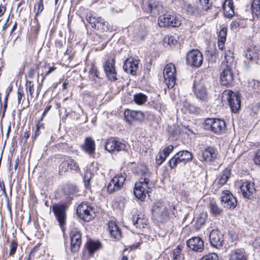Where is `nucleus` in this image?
<instances>
[{
	"instance_id": "nucleus-1",
	"label": "nucleus",
	"mask_w": 260,
	"mask_h": 260,
	"mask_svg": "<svg viewBox=\"0 0 260 260\" xmlns=\"http://www.w3.org/2000/svg\"><path fill=\"white\" fill-rule=\"evenodd\" d=\"M224 56L223 64L225 67L220 74V82L223 86L231 87L234 84V72L236 69L237 62L234 56V52L231 50H225Z\"/></svg>"
},
{
	"instance_id": "nucleus-2",
	"label": "nucleus",
	"mask_w": 260,
	"mask_h": 260,
	"mask_svg": "<svg viewBox=\"0 0 260 260\" xmlns=\"http://www.w3.org/2000/svg\"><path fill=\"white\" fill-rule=\"evenodd\" d=\"M67 195V202L62 204H54L52 208L56 219L59 223L60 226L62 228L66 223V211L68 209L71 201L73 199L74 194L78 192L76 187L70 185L65 190Z\"/></svg>"
},
{
	"instance_id": "nucleus-3",
	"label": "nucleus",
	"mask_w": 260,
	"mask_h": 260,
	"mask_svg": "<svg viewBox=\"0 0 260 260\" xmlns=\"http://www.w3.org/2000/svg\"><path fill=\"white\" fill-rule=\"evenodd\" d=\"M152 187V183L149 178H141L135 183L134 189V194L137 198L141 201H144L146 195H149V193L151 191Z\"/></svg>"
},
{
	"instance_id": "nucleus-4",
	"label": "nucleus",
	"mask_w": 260,
	"mask_h": 260,
	"mask_svg": "<svg viewBox=\"0 0 260 260\" xmlns=\"http://www.w3.org/2000/svg\"><path fill=\"white\" fill-rule=\"evenodd\" d=\"M204 128L217 135H221L225 130L226 126L224 120L218 118H207L204 121Z\"/></svg>"
},
{
	"instance_id": "nucleus-5",
	"label": "nucleus",
	"mask_w": 260,
	"mask_h": 260,
	"mask_svg": "<svg viewBox=\"0 0 260 260\" xmlns=\"http://www.w3.org/2000/svg\"><path fill=\"white\" fill-rule=\"evenodd\" d=\"M152 211V218L155 222H164L168 218V212L166 206L161 202L154 204Z\"/></svg>"
},
{
	"instance_id": "nucleus-6",
	"label": "nucleus",
	"mask_w": 260,
	"mask_h": 260,
	"mask_svg": "<svg viewBox=\"0 0 260 260\" xmlns=\"http://www.w3.org/2000/svg\"><path fill=\"white\" fill-rule=\"evenodd\" d=\"M192 154L187 150H182L176 153L169 162L171 169L175 168L178 165H183L191 161L192 159Z\"/></svg>"
},
{
	"instance_id": "nucleus-7",
	"label": "nucleus",
	"mask_w": 260,
	"mask_h": 260,
	"mask_svg": "<svg viewBox=\"0 0 260 260\" xmlns=\"http://www.w3.org/2000/svg\"><path fill=\"white\" fill-rule=\"evenodd\" d=\"M76 212L78 216L86 222L90 221L95 216L93 208L87 202H82L79 204Z\"/></svg>"
},
{
	"instance_id": "nucleus-8",
	"label": "nucleus",
	"mask_w": 260,
	"mask_h": 260,
	"mask_svg": "<svg viewBox=\"0 0 260 260\" xmlns=\"http://www.w3.org/2000/svg\"><path fill=\"white\" fill-rule=\"evenodd\" d=\"M223 97L228 101L229 105L233 113H237L241 107V97L239 93L230 90H225L223 93Z\"/></svg>"
},
{
	"instance_id": "nucleus-9",
	"label": "nucleus",
	"mask_w": 260,
	"mask_h": 260,
	"mask_svg": "<svg viewBox=\"0 0 260 260\" xmlns=\"http://www.w3.org/2000/svg\"><path fill=\"white\" fill-rule=\"evenodd\" d=\"M163 74L168 87L173 88L176 84V70L175 65L172 63L167 64L164 68Z\"/></svg>"
},
{
	"instance_id": "nucleus-10",
	"label": "nucleus",
	"mask_w": 260,
	"mask_h": 260,
	"mask_svg": "<svg viewBox=\"0 0 260 260\" xmlns=\"http://www.w3.org/2000/svg\"><path fill=\"white\" fill-rule=\"evenodd\" d=\"M126 178L125 173H120L115 175L109 183L107 190L109 193H113L121 189Z\"/></svg>"
},
{
	"instance_id": "nucleus-11",
	"label": "nucleus",
	"mask_w": 260,
	"mask_h": 260,
	"mask_svg": "<svg viewBox=\"0 0 260 260\" xmlns=\"http://www.w3.org/2000/svg\"><path fill=\"white\" fill-rule=\"evenodd\" d=\"M105 147L106 150L115 153L124 150L126 145L122 141L114 138H111L106 141Z\"/></svg>"
},
{
	"instance_id": "nucleus-12",
	"label": "nucleus",
	"mask_w": 260,
	"mask_h": 260,
	"mask_svg": "<svg viewBox=\"0 0 260 260\" xmlns=\"http://www.w3.org/2000/svg\"><path fill=\"white\" fill-rule=\"evenodd\" d=\"M186 63L188 65L196 68L200 67L203 63L202 54L197 49L188 52L186 54Z\"/></svg>"
},
{
	"instance_id": "nucleus-13",
	"label": "nucleus",
	"mask_w": 260,
	"mask_h": 260,
	"mask_svg": "<svg viewBox=\"0 0 260 260\" xmlns=\"http://www.w3.org/2000/svg\"><path fill=\"white\" fill-rule=\"evenodd\" d=\"M192 88L194 94L198 100L204 102H208L210 96L207 88L201 82H194Z\"/></svg>"
},
{
	"instance_id": "nucleus-14",
	"label": "nucleus",
	"mask_w": 260,
	"mask_h": 260,
	"mask_svg": "<svg viewBox=\"0 0 260 260\" xmlns=\"http://www.w3.org/2000/svg\"><path fill=\"white\" fill-rule=\"evenodd\" d=\"M158 24L161 27H178L181 25V22L176 17L167 14L159 17Z\"/></svg>"
},
{
	"instance_id": "nucleus-15",
	"label": "nucleus",
	"mask_w": 260,
	"mask_h": 260,
	"mask_svg": "<svg viewBox=\"0 0 260 260\" xmlns=\"http://www.w3.org/2000/svg\"><path fill=\"white\" fill-rule=\"evenodd\" d=\"M87 20L92 28L99 30L100 32L107 31L109 29L108 22L101 17L91 16L87 18Z\"/></svg>"
},
{
	"instance_id": "nucleus-16",
	"label": "nucleus",
	"mask_w": 260,
	"mask_h": 260,
	"mask_svg": "<svg viewBox=\"0 0 260 260\" xmlns=\"http://www.w3.org/2000/svg\"><path fill=\"white\" fill-rule=\"evenodd\" d=\"M115 64V58H113L111 60H107L103 65L106 76L108 80L111 81H116L118 79Z\"/></svg>"
},
{
	"instance_id": "nucleus-17",
	"label": "nucleus",
	"mask_w": 260,
	"mask_h": 260,
	"mask_svg": "<svg viewBox=\"0 0 260 260\" xmlns=\"http://www.w3.org/2000/svg\"><path fill=\"white\" fill-rule=\"evenodd\" d=\"M71 250L73 253L77 252L80 247L82 239L81 234L76 229H72L70 233Z\"/></svg>"
},
{
	"instance_id": "nucleus-18",
	"label": "nucleus",
	"mask_w": 260,
	"mask_h": 260,
	"mask_svg": "<svg viewBox=\"0 0 260 260\" xmlns=\"http://www.w3.org/2000/svg\"><path fill=\"white\" fill-rule=\"evenodd\" d=\"M187 247L196 252H201L204 249V242L200 237H193L188 239L186 242Z\"/></svg>"
},
{
	"instance_id": "nucleus-19",
	"label": "nucleus",
	"mask_w": 260,
	"mask_h": 260,
	"mask_svg": "<svg viewBox=\"0 0 260 260\" xmlns=\"http://www.w3.org/2000/svg\"><path fill=\"white\" fill-rule=\"evenodd\" d=\"M221 202L224 207L228 209H234L237 205V200L229 190H224L221 195Z\"/></svg>"
},
{
	"instance_id": "nucleus-20",
	"label": "nucleus",
	"mask_w": 260,
	"mask_h": 260,
	"mask_svg": "<svg viewBox=\"0 0 260 260\" xmlns=\"http://www.w3.org/2000/svg\"><path fill=\"white\" fill-rule=\"evenodd\" d=\"M209 239L212 247L220 249L224 245L223 235L217 230H213L210 233Z\"/></svg>"
},
{
	"instance_id": "nucleus-21",
	"label": "nucleus",
	"mask_w": 260,
	"mask_h": 260,
	"mask_svg": "<svg viewBox=\"0 0 260 260\" xmlns=\"http://www.w3.org/2000/svg\"><path fill=\"white\" fill-rule=\"evenodd\" d=\"M259 55V51L256 46L248 49L245 54L246 59L244 60L246 68L249 67L250 62L253 61L257 63Z\"/></svg>"
},
{
	"instance_id": "nucleus-22",
	"label": "nucleus",
	"mask_w": 260,
	"mask_h": 260,
	"mask_svg": "<svg viewBox=\"0 0 260 260\" xmlns=\"http://www.w3.org/2000/svg\"><path fill=\"white\" fill-rule=\"evenodd\" d=\"M217 151L213 147L209 146L202 152L200 160L207 163H211L215 161L217 155Z\"/></svg>"
},
{
	"instance_id": "nucleus-23",
	"label": "nucleus",
	"mask_w": 260,
	"mask_h": 260,
	"mask_svg": "<svg viewBox=\"0 0 260 260\" xmlns=\"http://www.w3.org/2000/svg\"><path fill=\"white\" fill-rule=\"evenodd\" d=\"M139 60L136 59L133 57L127 58L124 61L123 68L124 71L127 73H129L132 75H136Z\"/></svg>"
},
{
	"instance_id": "nucleus-24",
	"label": "nucleus",
	"mask_w": 260,
	"mask_h": 260,
	"mask_svg": "<svg viewBox=\"0 0 260 260\" xmlns=\"http://www.w3.org/2000/svg\"><path fill=\"white\" fill-rule=\"evenodd\" d=\"M253 183L246 181L242 183L240 186L241 192L244 198L250 199L253 193L255 191Z\"/></svg>"
},
{
	"instance_id": "nucleus-25",
	"label": "nucleus",
	"mask_w": 260,
	"mask_h": 260,
	"mask_svg": "<svg viewBox=\"0 0 260 260\" xmlns=\"http://www.w3.org/2000/svg\"><path fill=\"white\" fill-rule=\"evenodd\" d=\"M108 230L111 237L115 240H118L121 238V232L116 222L113 221L109 222Z\"/></svg>"
},
{
	"instance_id": "nucleus-26",
	"label": "nucleus",
	"mask_w": 260,
	"mask_h": 260,
	"mask_svg": "<svg viewBox=\"0 0 260 260\" xmlns=\"http://www.w3.org/2000/svg\"><path fill=\"white\" fill-rule=\"evenodd\" d=\"M82 149L89 155L95 153V144L94 140L91 137H86L84 143L82 146Z\"/></svg>"
},
{
	"instance_id": "nucleus-27",
	"label": "nucleus",
	"mask_w": 260,
	"mask_h": 260,
	"mask_svg": "<svg viewBox=\"0 0 260 260\" xmlns=\"http://www.w3.org/2000/svg\"><path fill=\"white\" fill-rule=\"evenodd\" d=\"M124 116L129 117L132 119L139 121H142L145 117L143 112L140 111H135L130 109H126L124 111Z\"/></svg>"
},
{
	"instance_id": "nucleus-28",
	"label": "nucleus",
	"mask_w": 260,
	"mask_h": 260,
	"mask_svg": "<svg viewBox=\"0 0 260 260\" xmlns=\"http://www.w3.org/2000/svg\"><path fill=\"white\" fill-rule=\"evenodd\" d=\"M230 260H248L244 249H236L231 251L229 255Z\"/></svg>"
},
{
	"instance_id": "nucleus-29",
	"label": "nucleus",
	"mask_w": 260,
	"mask_h": 260,
	"mask_svg": "<svg viewBox=\"0 0 260 260\" xmlns=\"http://www.w3.org/2000/svg\"><path fill=\"white\" fill-rule=\"evenodd\" d=\"M185 9L188 14L193 16L203 15V9L202 4L198 5H187Z\"/></svg>"
},
{
	"instance_id": "nucleus-30",
	"label": "nucleus",
	"mask_w": 260,
	"mask_h": 260,
	"mask_svg": "<svg viewBox=\"0 0 260 260\" xmlns=\"http://www.w3.org/2000/svg\"><path fill=\"white\" fill-rule=\"evenodd\" d=\"M92 41L94 42V44H98L99 43H102L100 46H98L95 48V50L97 51H101L103 50L106 46L108 41H107L105 39V37L104 36H101L98 34H95L93 36Z\"/></svg>"
},
{
	"instance_id": "nucleus-31",
	"label": "nucleus",
	"mask_w": 260,
	"mask_h": 260,
	"mask_svg": "<svg viewBox=\"0 0 260 260\" xmlns=\"http://www.w3.org/2000/svg\"><path fill=\"white\" fill-rule=\"evenodd\" d=\"M86 245L90 255H92L95 251L100 249L102 247V244L99 241L92 240L88 241L87 242Z\"/></svg>"
},
{
	"instance_id": "nucleus-32",
	"label": "nucleus",
	"mask_w": 260,
	"mask_h": 260,
	"mask_svg": "<svg viewBox=\"0 0 260 260\" xmlns=\"http://www.w3.org/2000/svg\"><path fill=\"white\" fill-rule=\"evenodd\" d=\"M133 223L136 228L142 229L147 225V219L140 217L139 215H134L133 216Z\"/></svg>"
},
{
	"instance_id": "nucleus-33",
	"label": "nucleus",
	"mask_w": 260,
	"mask_h": 260,
	"mask_svg": "<svg viewBox=\"0 0 260 260\" xmlns=\"http://www.w3.org/2000/svg\"><path fill=\"white\" fill-rule=\"evenodd\" d=\"M251 12L257 17H260V0H253L251 5Z\"/></svg>"
},
{
	"instance_id": "nucleus-34",
	"label": "nucleus",
	"mask_w": 260,
	"mask_h": 260,
	"mask_svg": "<svg viewBox=\"0 0 260 260\" xmlns=\"http://www.w3.org/2000/svg\"><path fill=\"white\" fill-rule=\"evenodd\" d=\"M183 246L179 245L173 251V257L174 260H183L184 255L182 253Z\"/></svg>"
},
{
	"instance_id": "nucleus-35",
	"label": "nucleus",
	"mask_w": 260,
	"mask_h": 260,
	"mask_svg": "<svg viewBox=\"0 0 260 260\" xmlns=\"http://www.w3.org/2000/svg\"><path fill=\"white\" fill-rule=\"evenodd\" d=\"M210 211L214 216L220 215L222 212V209L219 207L217 204L214 202H211L209 204Z\"/></svg>"
},
{
	"instance_id": "nucleus-36",
	"label": "nucleus",
	"mask_w": 260,
	"mask_h": 260,
	"mask_svg": "<svg viewBox=\"0 0 260 260\" xmlns=\"http://www.w3.org/2000/svg\"><path fill=\"white\" fill-rule=\"evenodd\" d=\"M134 100L138 105H142L147 100V96L142 93H139L134 95Z\"/></svg>"
},
{
	"instance_id": "nucleus-37",
	"label": "nucleus",
	"mask_w": 260,
	"mask_h": 260,
	"mask_svg": "<svg viewBox=\"0 0 260 260\" xmlns=\"http://www.w3.org/2000/svg\"><path fill=\"white\" fill-rule=\"evenodd\" d=\"M231 172L229 170H224L223 171L221 177L219 178L218 183L220 184L221 185L225 184L226 182L228 181Z\"/></svg>"
},
{
	"instance_id": "nucleus-38",
	"label": "nucleus",
	"mask_w": 260,
	"mask_h": 260,
	"mask_svg": "<svg viewBox=\"0 0 260 260\" xmlns=\"http://www.w3.org/2000/svg\"><path fill=\"white\" fill-rule=\"evenodd\" d=\"M69 157L67 158L61 162L59 167V172L60 174H62V173H65L69 170Z\"/></svg>"
},
{
	"instance_id": "nucleus-39",
	"label": "nucleus",
	"mask_w": 260,
	"mask_h": 260,
	"mask_svg": "<svg viewBox=\"0 0 260 260\" xmlns=\"http://www.w3.org/2000/svg\"><path fill=\"white\" fill-rule=\"evenodd\" d=\"M35 9L37 10L36 16H38L44 10L43 0H39L35 5Z\"/></svg>"
},
{
	"instance_id": "nucleus-40",
	"label": "nucleus",
	"mask_w": 260,
	"mask_h": 260,
	"mask_svg": "<svg viewBox=\"0 0 260 260\" xmlns=\"http://www.w3.org/2000/svg\"><path fill=\"white\" fill-rule=\"evenodd\" d=\"M226 28L225 27L222 28L218 33V41L222 42H225L226 41Z\"/></svg>"
},
{
	"instance_id": "nucleus-41",
	"label": "nucleus",
	"mask_w": 260,
	"mask_h": 260,
	"mask_svg": "<svg viewBox=\"0 0 260 260\" xmlns=\"http://www.w3.org/2000/svg\"><path fill=\"white\" fill-rule=\"evenodd\" d=\"M69 169L71 170L78 171L80 170L79 166L75 160L69 157Z\"/></svg>"
},
{
	"instance_id": "nucleus-42",
	"label": "nucleus",
	"mask_w": 260,
	"mask_h": 260,
	"mask_svg": "<svg viewBox=\"0 0 260 260\" xmlns=\"http://www.w3.org/2000/svg\"><path fill=\"white\" fill-rule=\"evenodd\" d=\"M206 215L202 213L200 214L199 217L197 219L196 223L198 228H200L206 222Z\"/></svg>"
},
{
	"instance_id": "nucleus-43",
	"label": "nucleus",
	"mask_w": 260,
	"mask_h": 260,
	"mask_svg": "<svg viewBox=\"0 0 260 260\" xmlns=\"http://www.w3.org/2000/svg\"><path fill=\"white\" fill-rule=\"evenodd\" d=\"M168 132L172 136H176L179 133V130L175 125L169 126L168 127Z\"/></svg>"
},
{
	"instance_id": "nucleus-44",
	"label": "nucleus",
	"mask_w": 260,
	"mask_h": 260,
	"mask_svg": "<svg viewBox=\"0 0 260 260\" xmlns=\"http://www.w3.org/2000/svg\"><path fill=\"white\" fill-rule=\"evenodd\" d=\"M200 260H219V258L216 253H212L203 256Z\"/></svg>"
},
{
	"instance_id": "nucleus-45",
	"label": "nucleus",
	"mask_w": 260,
	"mask_h": 260,
	"mask_svg": "<svg viewBox=\"0 0 260 260\" xmlns=\"http://www.w3.org/2000/svg\"><path fill=\"white\" fill-rule=\"evenodd\" d=\"M26 89L27 93H29L30 95L31 96L34 93V84L31 81L26 80Z\"/></svg>"
},
{
	"instance_id": "nucleus-46",
	"label": "nucleus",
	"mask_w": 260,
	"mask_h": 260,
	"mask_svg": "<svg viewBox=\"0 0 260 260\" xmlns=\"http://www.w3.org/2000/svg\"><path fill=\"white\" fill-rule=\"evenodd\" d=\"M89 73L90 75L93 76L94 77H96V78H100V72L98 70L97 68L94 64H92L89 70Z\"/></svg>"
},
{
	"instance_id": "nucleus-47",
	"label": "nucleus",
	"mask_w": 260,
	"mask_h": 260,
	"mask_svg": "<svg viewBox=\"0 0 260 260\" xmlns=\"http://www.w3.org/2000/svg\"><path fill=\"white\" fill-rule=\"evenodd\" d=\"M17 243L14 240H13L10 245V255H13L15 253L17 248Z\"/></svg>"
},
{
	"instance_id": "nucleus-48",
	"label": "nucleus",
	"mask_w": 260,
	"mask_h": 260,
	"mask_svg": "<svg viewBox=\"0 0 260 260\" xmlns=\"http://www.w3.org/2000/svg\"><path fill=\"white\" fill-rule=\"evenodd\" d=\"M174 146L172 145H169L166 147L162 151L164 154V158L167 157L169 154L173 151Z\"/></svg>"
},
{
	"instance_id": "nucleus-49",
	"label": "nucleus",
	"mask_w": 260,
	"mask_h": 260,
	"mask_svg": "<svg viewBox=\"0 0 260 260\" xmlns=\"http://www.w3.org/2000/svg\"><path fill=\"white\" fill-rule=\"evenodd\" d=\"M137 171L141 175L145 176L147 174L148 170L145 166L141 165L138 167Z\"/></svg>"
},
{
	"instance_id": "nucleus-50",
	"label": "nucleus",
	"mask_w": 260,
	"mask_h": 260,
	"mask_svg": "<svg viewBox=\"0 0 260 260\" xmlns=\"http://www.w3.org/2000/svg\"><path fill=\"white\" fill-rule=\"evenodd\" d=\"M164 154L161 152L156 156V161L157 165H160L166 160L167 157L164 158Z\"/></svg>"
},
{
	"instance_id": "nucleus-51",
	"label": "nucleus",
	"mask_w": 260,
	"mask_h": 260,
	"mask_svg": "<svg viewBox=\"0 0 260 260\" xmlns=\"http://www.w3.org/2000/svg\"><path fill=\"white\" fill-rule=\"evenodd\" d=\"M147 5L148 7V10L150 12H151L152 11L155 9L156 7V3L154 0H149L147 2Z\"/></svg>"
},
{
	"instance_id": "nucleus-52",
	"label": "nucleus",
	"mask_w": 260,
	"mask_h": 260,
	"mask_svg": "<svg viewBox=\"0 0 260 260\" xmlns=\"http://www.w3.org/2000/svg\"><path fill=\"white\" fill-rule=\"evenodd\" d=\"M254 162L256 165H260V149L257 150L254 157Z\"/></svg>"
},
{
	"instance_id": "nucleus-53",
	"label": "nucleus",
	"mask_w": 260,
	"mask_h": 260,
	"mask_svg": "<svg viewBox=\"0 0 260 260\" xmlns=\"http://www.w3.org/2000/svg\"><path fill=\"white\" fill-rule=\"evenodd\" d=\"M224 14L228 18L231 19L235 15L234 8L228 11L225 10V11L224 12Z\"/></svg>"
},
{
	"instance_id": "nucleus-54",
	"label": "nucleus",
	"mask_w": 260,
	"mask_h": 260,
	"mask_svg": "<svg viewBox=\"0 0 260 260\" xmlns=\"http://www.w3.org/2000/svg\"><path fill=\"white\" fill-rule=\"evenodd\" d=\"M38 68V66H36V68H30L28 73H27V76L29 78H32L34 77L36 70H37Z\"/></svg>"
},
{
	"instance_id": "nucleus-55",
	"label": "nucleus",
	"mask_w": 260,
	"mask_h": 260,
	"mask_svg": "<svg viewBox=\"0 0 260 260\" xmlns=\"http://www.w3.org/2000/svg\"><path fill=\"white\" fill-rule=\"evenodd\" d=\"M222 7L234 8L233 0H225L223 4Z\"/></svg>"
},
{
	"instance_id": "nucleus-56",
	"label": "nucleus",
	"mask_w": 260,
	"mask_h": 260,
	"mask_svg": "<svg viewBox=\"0 0 260 260\" xmlns=\"http://www.w3.org/2000/svg\"><path fill=\"white\" fill-rule=\"evenodd\" d=\"M41 245V244L39 243L38 244H37L36 245H35L31 250L30 253H29V255L34 256V253L36 252H37L38 250H39V247Z\"/></svg>"
},
{
	"instance_id": "nucleus-57",
	"label": "nucleus",
	"mask_w": 260,
	"mask_h": 260,
	"mask_svg": "<svg viewBox=\"0 0 260 260\" xmlns=\"http://www.w3.org/2000/svg\"><path fill=\"white\" fill-rule=\"evenodd\" d=\"M23 95L24 94L22 89H21L20 88H19L17 91V100L19 104H20V101Z\"/></svg>"
},
{
	"instance_id": "nucleus-58",
	"label": "nucleus",
	"mask_w": 260,
	"mask_h": 260,
	"mask_svg": "<svg viewBox=\"0 0 260 260\" xmlns=\"http://www.w3.org/2000/svg\"><path fill=\"white\" fill-rule=\"evenodd\" d=\"M36 21V25L35 26H33L31 27L32 30L34 31L35 32L38 33L39 31L40 25L38 23V20L37 19H35Z\"/></svg>"
},
{
	"instance_id": "nucleus-59",
	"label": "nucleus",
	"mask_w": 260,
	"mask_h": 260,
	"mask_svg": "<svg viewBox=\"0 0 260 260\" xmlns=\"http://www.w3.org/2000/svg\"><path fill=\"white\" fill-rule=\"evenodd\" d=\"M52 107V106L51 105H48L46 108L45 109V110L42 115V117L41 118H40V120L41 121H42L44 119V118L45 117L46 114L47 113V112L51 109Z\"/></svg>"
},
{
	"instance_id": "nucleus-60",
	"label": "nucleus",
	"mask_w": 260,
	"mask_h": 260,
	"mask_svg": "<svg viewBox=\"0 0 260 260\" xmlns=\"http://www.w3.org/2000/svg\"><path fill=\"white\" fill-rule=\"evenodd\" d=\"M253 89L256 92L260 91V82L256 81L254 83Z\"/></svg>"
},
{
	"instance_id": "nucleus-61",
	"label": "nucleus",
	"mask_w": 260,
	"mask_h": 260,
	"mask_svg": "<svg viewBox=\"0 0 260 260\" xmlns=\"http://www.w3.org/2000/svg\"><path fill=\"white\" fill-rule=\"evenodd\" d=\"M177 41L176 40L174 39V37L171 36L168 38V43L170 45H175L177 43Z\"/></svg>"
},
{
	"instance_id": "nucleus-62",
	"label": "nucleus",
	"mask_w": 260,
	"mask_h": 260,
	"mask_svg": "<svg viewBox=\"0 0 260 260\" xmlns=\"http://www.w3.org/2000/svg\"><path fill=\"white\" fill-rule=\"evenodd\" d=\"M212 3H211V4L210 5H206L204 6H202V8L203 9V15L205 14L204 13V11L207 12L209 10L211 9L212 8Z\"/></svg>"
},
{
	"instance_id": "nucleus-63",
	"label": "nucleus",
	"mask_w": 260,
	"mask_h": 260,
	"mask_svg": "<svg viewBox=\"0 0 260 260\" xmlns=\"http://www.w3.org/2000/svg\"><path fill=\"white\" fill-rule=\"evenodd\" d=\"M6 11V7L5 5H0V17L4 15Z\"/></svg>"
},
{
	"instance_id": "nucleus-64",
	"label": "nucleus",
	"mask_w": 260,
	"mask_h": 260,
	"mask_svg": "<svg viewBox=\"0 0 260 260\" xmlns=\"http://www.w3.org/2000/svg\"><path fill=\"white\" fill-rule=\"evenodd\" d=\"M40 129H39V127H36L34 135L31 137L33 140H35L39 136L40 134Z\"/></svg>"
}]
</instances>
